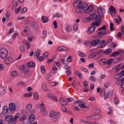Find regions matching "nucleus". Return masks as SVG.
Here are the masks:
<instances>
[{"label":"nucleus","mask_w":124,"mask_h":124,"mask_svg":"<svg viewBox=\"0 0 124 124\" xmlns=\"http://www.w3.org/2000/svg\"><path fill=\"white\" fill-rule=\"evenodd\" d=\"M84 3L81 0H78L73 2V5L75 7H78L83 5V4Z\"/></svg>","instance_id":"7"},{"label":"nucleus","mask_w":124,"mask_h":124,"mask_svg":"<svg viewBox=\"0 0 124 124\" xmlns=\"http://www.w3.org/2000/svg\"><path fill=\"white\" fill-rule=\"evenodd\" d=\"M27 68H25L24 65H22L20 67V69L23 70V71H24L25 69H27Z\"/></svg>","instance_id":"48"},{"label":"nucleus","mask_w":124,"mask_h":124,"mask_svg":"<svg viewBox=\"0 0 124 124\" xmlns=\"http://www.w3.org/2000/svg\"><path fill=\"white\" fill-rule=\"evenodd\" d=\"M109 82H105L104 84V87L106 88H107L109 86Z\"/></svg>","instance_id":"46"},{"label":"nucleus","mask_w":124,"mask_h":124,"mask_svg":"<svg viewBox=\"0 0 124 124\" xmlns=\"http://www.w3.org/2000/svg\"><path fill=\"white\" fill-rule=\"evenodd\" d=\"M88 5L85 3H84L83 5L78 7L75 10V12L77 13H80L84 11L85 9L87 7Z\"/></svg>","instance_id":"3"},{"label":"nucleus","mask_w":124,"mask_h":124,"mask_svg":"<svg viewBox=\"0 0 124 124\" xmlns=\"http://www.w3.org/2000/svg\"><path fill=\"white\" fill-rule=\"evenodd\" d=\"M109 11L111 13L110 14L112 17H114L116 13L115 8L112 5H111L108 9Z\"/></svg>","instance_id":"8"},{"label":"nucleus","mask_w":124,"mask_h":124,"mask_svg":"<svg viewBox=\"0 0 124 124\" xmlns=\"http://www.w3.org/2000/svg\"><path fill=\"white\" fill-rule=\"evenodd\" d=\"M95 28L93 26H91L89 28L87 31L88 34H90L93 33L95 30Z\"/></svg>","instance_id":"18"},{"label":"nucleus","mask_w":124,"mask_h":124,"mask_svg":"<svg viewBox=\"0 0 124 124\" xmlns=\"http://www.w3.org/2000/svg\"><path fill=\"white\" fill-rule=\"evenodd\" d=\"M61 109L62 111L64 112H65L66 111V108L64 106H62L61 107Z\"/></svg>","instance_id":"64"},{"label":"nucleus","mask_w":124,"mask_h":124,"mask_svg":"<svg viewBox=\"0 0 124 124\" xmlns=\"http://www.w3.org/2000/svg\"><path fill=\"white\" fill-rule=\"evenodd\" d=\"M10 15V14L9 12H7L6 14L5 17L7 20L8 19Z\"/></svg>","instance_id":"50"},{"label":"nucleus","mask_w":124,"mask_h":124,"mask_svg":"<svg viewBox=\"0 0 124 124\" xmlns=\"http://www.w3.org/2000/svg\"><path fill=\"white\" fill-rule=\"evenodd\" d=\"M85 102L84 101H81L79 103V105L80 107L82 108H85L86 106L85 105Z\"/></svg>","instance_id":"29"},{"label":"nucleus","mask_w":124,"mask_h":124,"mask_svg":"<svg viewBox=\"0 0 124 124\" xmlns=\"http://www.w3.org/2000/svg\"><path fill=\"white\" fill-rule=\"evenodd\" d=\"M34 97L36 100H38L39 98V96L37 93H36L34 94Z\"/></svg>","instance_id":"38"},{"label":"nucleus","mask_w":124,"mask_h":124,"mask_svg":"<svg viewBox=\"0 0 124 124\" xmlns=\"http://www.w3.org/2000/svg\"><path fill=\"white\" fill-rule=\"evenodd\" d=\"M59 118H58L56 117L54 118L53 119V122L54 123H56L58 121V119H59Z\"/></svg>","instance_id":"53"},{"label":"nucleus","mask_w":124,"mask_h":124,"mask_svg":"<svg viewBox=\"0 0 124 124\" xmlns=\"http://www.w3.org/2000/svg\"><path fill=\"white\" fill-rule=\"evenodd\" d=\"M106 60L102 59L100 60L99 62L100 64L101 65L103 66L106 64Z\"/></svg>","instance_id":"25"},{"label":"nucleus","mask_w":124,"mask_h":124,"mask_svg":"<svg viewBox=\"0 0 124 124\" xmlns=\"http://www.w3.org/2000/svg\"><path fill=\"white\" fill-rule=\"evenodd\" d=\"M113 62V60L112 59H110L106 61V63L108 65H110Z\"/></svg>","instance_id":"35"},{"label":"nucleus","mask_w":124,"mask_h":124,"mask_svg":"<svg viewBox=\"0 0 124 124\" xmlns=\"http://www.w3.org/2000/svg\"><path fill=\"white\" fill-rule=\"evenodd\" d=\"M121 63H120L114 66L112 68L113 71L115 72H117L119 71L120 69H121Z\"/></svg>","instance_id":"11"},{"label":"nucleus","mask_w":124,"mask_h":124,"mask_svg":"<svg viewBox=\"0 0 124 124\" xmlns=\"http://www.w3.org/2000/svg\"><path fill=\"white\" fill-rule=\"evenodd\" d=\"M106 26L104 25L102 27L99 28L98 31H101L98 32L97 34V38H100L102 36L107 34V31H105L106 28Z\"/></svg>","instance_id":"2"},{"label":"nucleus","mask_w":124,"mask_h":124,"mask_svg":"<svg viewBox=\"0 0 124 124\" xmlns=\"http://www.w3.org/2000/svg\"><path fill=\"white\" fill-rule=\"evenodd\" d=\"M18 84V85L21 86L22 85H24L25 83L23 81H20L19 82Z\"/></svg>","instance_id":"60"},{"label":"nucleus","mask_w":124,"mask_h":124,"mask_svg":"<svg viewBox=\"0 0 124 124\" xmlns=\"http://www.w3.org/2000/svg\"><path fill=\"white\" fill-rule=\"evenodd\" d=\"M31 25L32 26L35 28H37L38 27V24L36 22H33L31 23Z\"/></svg>","instance_id":"36"},{"label":"nucleus","mask_w":124,"mask_h":124,"mask_svg":"<svg viewBox=\"0 0 124 124\" xmlns=\"http://www.w3.org/2000/svg\"><path fill=\"white\" fill-rule=\"evenodd\" d=\"M40 111L41 114L44 116H46L47 115V112L45 108L40 109Z\"/></svg>","instance_id":"30"},{"label":"nucleus","mask_w":124,"mask_h":124,"mask_svg":"<svg viewBox=\"0 0 124 124\" xmlns=\"http://www.w3.org/2000/svg\"><path fill=\"white\" fill-rule=\"evenodd\" d=\"M4 70V66L2 64H0V71H2Z\"/></svg>","instance_id":"51"},{"label":"nucleus","mask_w":124,"mask_h":124,"mask_svg":"<svg viewBox=\"0 0 124 124\" xmlns=\"http://www.w3.org/2000/svg\"><path fill=\"white\" fill-rule=\"evenodd\" d=\"M29 28L27 27H25L24 30V33H25V34H27L29 31Z\"/></svg>","instance_id":"43"},{"label":"nucleus","mask_w":124,"mask_h":124,"mask_svg":"<svg viewBox=\"0 0 124 124\" xmlns=\"http://www.w3.org/2000/svg\"><path fill=\"white\" fill-rule=\"evenodd\" d=\"M121 31L122 34H124V27L123 25H122L121 26Z\"/></svg>","instance_id":"59"},{"label":"nucleus","mask_w":124,"mask_h":124,"mask_svg":"<svg viewBox=\"0 0 124 124\" xmlns=\"http://www.w3.org/2000/svg\"><path fill=\"white\" fill-rule=\"evenodd\" d=\"M32 95V93H28L25 94L23 95V96L25 97H29L31 96Z\"/></svg>","instance_id":"40"},{"label":"nucleus","mask_w":124,"mask_h":124,"mask_svg":"<svg viewBox=\"0 0 124 124\" xmlns=\"http://www.w3.org/2000/svg\"><path fill=\"white\" fill-rule=\"evenodd\" d=\"M20 49L21 52H24L25 51L24 46L23 45H21L20 46Z\"/></svg>","instance_id":"37"},{"label":"nucleus","mask_w":124,"mask_h":124,"mask_svg":"<svg viewBox=\"0 0 124 124\" xmlns=\"http://www.w3.org/2000/svg\"><path fill=\"white\" fill-rule=\"evenodd\" d=\"M23 72L24 75L27 77L30 76L31 74V72L27 68L25 69L24 71H23Z\"/></svg>","instance_id":"16"},{"label":"nucleus","mask_w":124,"mask_h":124,"mask_svg":"<svg viewBox=\"0 0 124 124\" xmlns=\"http://www.w3.org/2000/svg\"><path fill=\"white\" fill-rule=\"evenodd\" d=\"M98 54V52H93L91 54H89L88 57V59H92L95 57Z\"/></svg>","instance_id":"19"},{"label":"nucleus","mask_w":124,"mask_h":124,"mask_svg":"<svg viewBox=\"0 0 124 124\" xmlns=\"http://www.w3.org/2000/svg\"><path fill=\"white\" fill-rule=\"evenodd\" d=\"M27 66L29 67H32L35 66V64L33 62H30L27 63Z\"/></svg>","instance_id":"28"},{"label":"nucleus","mask_w":124,"mask_h":124,"mask_svg":"<svg viewBox=\"0 0 124 124\" xmlns=\"http://www.w3.org/2000/svg\"><path fill=\"white\" fill-rule=\"evenodd\" d=\"M8 51L5 48H3L0 50V57L4 59L6 58L8 54Z\"/></svg>","instance_id":"4"},{"label":"nucleus","mask_w":124,"mask_h":124,"mask_svg":"<svg viewBox=\"0 0 124 124\" xmlns=\"http://www.w3.org/2000/svg\"><path fill=\"white\" fill-rule=\"evenodd\" d=\"M13 116L11 115L6 116L5 117V120L6 121L8 122L9 124H15L13 123Z\"/></svg>","instance_id":"6"},{"label":"nucleus","mask_w":124,"mask_h":124,"mask_svg":"<svg viewBox=\"0 0 124 124\" xmlns=\"http://www.w3.org/2000/svg\"><path fill=\"white\" fill-rule=\"evenodd\" d=\"M100 23V21H97L92 23L91 25L95 26L97 27L99 25Z\"/></svg>","instance_id":"27"},{"label":"nucleus","mask_w":124,"mask_h":124,"mask_svg":"<svg viewBox=\"0 0 124 124\" xmlns=\"http://www.w3.org/2000/svg\"><path fill=\"white\" fill-rule=\"evenodd\" d=\"M110 30L111 31L114 30V29L113 23H110Z\"/></svg>","instance_id":"45"},{"label":"nucleus","mask_w":124,"mask_h":124,"mask_svg":"<svg viewBox=\"0 0 124 124\" xmlns=\"http://www.w3.org/2000/svg\"><path fill=\"white\" fill-rule=\"evenodd\" d=\"M106 45L105 41L104 40H102L99 44L98 47L99 48H102L105 46Z\"/></svg>","instance_id":"21"},{"label":"nucleus","mask_w":124,"mask_h":124,"mask_svg":"<svg viewBox=\"0 0 124 124\" xmlns=\"http://www.w3.org/2000/svg\"><path fill=\"white\" fill-rule=\"evenodd\" d=\"M75 73L76 75L78 76L79 78H81L82 77V75L78 71H76L75 72Z\"/></svg>","instance_id":"49"},{"label":"nucleus","mask_w":124,"mask_h":124,"mask_svg":"<svg viewBox=\"0 0 124 124\" xmlns=\"http://www.w3.org/2000/svg\"><path fill=\"white\" fill-rule=\"evenodd\" d=\"M120 54V52H115L112 54L111 56L113 57H116L119 55Z\"/></svg>","instance_id":"31"},{"label":"nucleus","mask_w":124,"mask_h":124,"mask_svg":"<svg viewBox=\"0 0 124 124\" xmlns=\"http://www.w3.org/2000/svg\"><path fill=\"white\" fill-rule=\"evenodd\" d=\"M27 118V116L26 115H23L20 117L19 119V121L20 122H22L26 120Z\"/></svg>","instance_id":"22"},{"label":"nucleus","mask_w":124,"mask_h":124,"mask_svg":"<svg viewBox=\"0 0 124 124\" xmlns=\"http://www.w3.org/2000/svg\"><path fill=\"white\" fill-rule=\"evenodd\" d=\"M26 109L30 113H33L35 112V110L32 109V105L30 103H28L26 105Z\"/></svg>","instance_id":"9"},{"label":"nucleus","mask_w":124,"mask_h":124,"mask_svg":"<svg viewBox=\"0 0 124 124\" xmlns=\"http://www.w3.org/2000/svg\"><path fill=\"white\" fill-rule=\"evenodd\" d=\"M105 11V10L101 8H99L97 9V12L99 16V18L98 19L99 20H101L102 19Z\"/></svg>","instance_id":"5"},{"label":"nucleus","mask_w":124,"mask_h":124,"mask_svg":"<svg viewBox=\"0 0 124 124\" xmlns=\"http://www.w3.org/2000/svg\"><path fill=\"white\" fill-rule=\"evenodd\" d=\"M104 95V98H106L109 95V93L108 92H106L103 94Z\"/></svg>","instance_id":"61"},{"label":"nucleus","mask_w":124,"mask_h":124,"mask_svg":"<svg viewBox=\"0 0 124 124\" xmlns=\"http://www.w3.org/2000/svg\"><path fill=\"white\" fill-rule=\"evenodd\" d=\"M93 5H90L85 10H84V12L85 13H89L93 10Z\"/></svg>","instance_id":"12"},{"label":"nucleus","mask_w":124,"mask_h":124,"mask_svg":"<svg viewBox=\"0 0 124 124\" xmlns=\"http://www.w3.org/2000/svg\"><path fill=\"white\" fill-rule=\"evenodd\" d=\"M41 72L43 74H44L45 72V70L44 67L41 66L40 68Z\"/></svg>","instance_id":"44"},{"label":"nucleus","mask_w":124,"mask_h":124,"mask_svg":"<svg viewBox=\"0 0 124 124\" xmlns=\"http://www.w3.org/2000/svg\"><path fill=\"white\" fill-rule=\"evenodd\" d=\"M100 41L99 39H96L93 40L90 42L91 45L93 46H96Z\"/></svg>","instance_id":"14"},{"label":"nucleus","mask_w":124,"mask_h":124,"mask_svg":"<svg viewBox=\"0 0 124 124\" xmlns=\"http://www.w3.org/2000/svg\"><path fill=\"white\" fill-rule=\"evenodd\" d=\"M35 117V116L34 115H31L29 118V121L30 122L33 121Z\"/></svg>","instance_id":"32"},{"label":"nucleus","mask_w":124,"mask_h":124,"mask_svg":"<svg viewBox=\"0 0 124 124\" xmlns=\"http://www.w3.org/2000/svg\"><path fill=\"white\" fill-rule=\"evenodd\" d=\"M49 116L51 117H57V118H59L60 116V113L58 112H54L52 111L50 113Z\"/></svg>","instance_id":"10"},{"label":"nucleus","mask_w":124,"mask_h":124,"mask_svg":"<svg viewBox=\"0 0 124 124\" xmlns=\"http://www.w3.org/2000/svg\"><path fill=\"white\" fill-rule=\"evenodd\" d=\"M83 84L85 88H86L87 87L88 83L86 81H84L83 83Z\"/></svg>","instance_id":"56"},{"label":"nucleus","mask_w":124,"mask_h":124,"mask_svg":"<svg viewBox=\"0 0 124 124\" xmlns=\"http://www.w3.org/2000/svg\"><path fill=\"white\" fill-rule=\"evenodd\" d=\"M78 54L79 56L81 57H85V54L80 51H78Z\"/></svg>","instance_id":"39"},{"label":"nucleus","mask_w":124,"mask_h":124,"mask_svg":"<svg viewBox=\"0 0 124 124\" xmlns=\"http://www.w3.org/2000/svg\"><path fill=\"white\" fill-rule=\"evenodd\" d=\"M99 116V117H96L95 116H91L87 117V119L89 120H98L100 118V116Z\"/></svg>","instance_id":"20"},{"label":"nucleus","mask_w":124,"mask_h":124,"mask_svg":"<svg viewBox=\"0 0 124 124\" xmlns=\"http://www.w3.org/2000/svg\"><path fill=\"white\" fill-rule=\"evenodd\" d=\"M89 20V17L88 16L84 18L83 19V21L84 22H87Z\"/></svg>","instance_id":"42"},{"label":"nucleus","mask_w":124,"mask_h":124,"mask_svg":"<svg viewBox=\"0 0 124 124\" xmlns=\"http://www.w3.org/2000/svg\"><path fill=\"white\" fill-rule=\"evenodd\" d=\"M74 29L75 31H76L78 28V25L76 24H75L74 26Z\"/></svg>","instance_id":"54"},{"label":"nucleus","mask_w":124,"mask_h":124,"mask_svg":"<svg viewBox=\"0 0 124 124\" xmlns=\"http://www.w3.org/2000/svg\"><path fill=\"white\" fill-rule=\"evenodd\" d=\"M121 76V73H117L114 76V78L116 79H117L120 78Z\"/></svg>","instance_id":"34"},{"label":"nucleus","mask_w":124,"mask_h":124,"mask_svg":"<svg viewBox=\"0 0 124 124\" xmlns=\"http://www.w3.org/2000/svg\"><path fill=\"white\" fill-rule=\"evenodd\" d=\"M13 61V58L11 56L8 57L5 60V62L6 64L9 65L12 63Z\"/></svg>","instance_id":"13"},{"label":"nucleus","mask_w":124,"mask_h":124,"mask_svg":"<svg viewBox=\"0 0 124 124\" xmlns=\"http://www.w3.org/2000/svg\"><path fill=\"white\" fill-rule=\"evenodd\" d=\"M58 85V83L57 82H53L51 83V85L52 86L57 85Z\"/></svg>","instance_id":"58"},{"label":"nucleus","mask_w":124,"mask_h":124,"mask_svg":"<svg viewBox=\"0 0 124 124\" xmlns=\"http://www.w3.org/2000/svg\"><path fill=\"white\" fill-rule=\"evenodd\" d=\"M18 74V73L16 71H14L12 72L11 75L15 77Z\"/></svg>","instance_id":"41"},{"label":"nucleus","mask_w":124,"mask_h":124,"mask_svg":"<svg viewBox=\"0 0 124 124\" xmlns=\"http://www.w3.org/2000/svg\"><path fill=\"white\" fill-rule=\"evenodd\" d=\"M105 93V90L104 88H102L101 89V94H102V95H103Z\"/></svg>","instance_id":"63"},{"label":"nucleus","mask_w":124,"mask_h":124,"mask_svg":"<svg viewBox=\"0 0 124 124\" xmlns=\"http://www.w3.org/2000/svg\"><path fill=\"white\" fill-rule=\"evenodd\" d=\"M40 50H38L34 52V56L35 57H36L37 59H38V58L40 54Z\"/></svg>","instance_id":"24"},{"label":"nucleus","mask_w":124,"mask_h":124,"mask_svg":"<svg viewBox=\"0 0 124 124\" xmlns=\"http://www.w3.org/2000/svg\"><path fill=\"white\" fill-rule=\"evenodd\" d=\"M63 46H61L57 48V50L59 51H63Z\"/></svg>","instance_id":"47"},{"label":"nucleus","mask_w":124,"mask_h":124,"mask_svg":"<svg viewBox=\"0 0 124 124\" xmlns=\"http://www.w3.org/2000/svg\"><path fill=\"white\" fill-rule=\"evenodd\" d=\"M13 7H15V8H16L17 4L15 0H14L13 2Z\"/></svg>","instance_id":"55"},{"label":"nucleus","mask_w":124,"mask_h":124,"mask_svg":"<svg viewBox=\"0 0 124 124\" xmlns=\"http://www.w3.org/2000/svg\"><path fill=\"white\" fill-rule=\"evenodd\" d=\"M20 115V114L18 113L16 114L13 117V121L12 122L13 124H15L17 122L16 120L18 118Z\"/></svg>","instance_id":"15"},{"label":"nucleus","mask_w":124,"mask_h":124,"mask_svg":"<svg viewBox=\"0 0 124 124\" xmlns=\"http://www.w3.org/2000/svg\"><path fill=\"white\" fill-rule=\"evenodd\" d=\"M111 52V49H106L104 53L106 54H108L110 53Z\"/></svg>","instance_id":"33"},{"label":"nucleus","mask_w":124,"mask_h":124,"mask_svg":"<svg viewBox=\"0 0 124 124\" xmlns=\"http://www.w3.org/2000/svg\"><path fill=\"white\" fill-rule=\"evenodd\" d=\"M66 61L69 62H71L72 60L70 56H69L67 58Z\"/></svg>","instance_id":"62"},{"label":"nucleus","mask_w":124,"mask_h":124,"mask_svg":"<svg viewBox=\"0 0 124 124\" xmlns=\"http://www.w3.org/2000/svg\"><path fill=\"white\" fill-rule=\"evenodd\" d=\"M42 88L44 90L46 91L47 90V89L46 87V85L44 83L43 84Z\"/></svg>","instance_id":"52"},{"label":"nucleus","mask_w":124,"mask_h":124,"mask_svg":"<svg viewBox=\"0 0 124 124\" xmlns=\"http://www.w3.org/2000/svg\"><path fill=\"white\" fill-rule=\"evenodd\" d=\"M16 108V105L13 103H11L8 105V108L7 105L4 106L3 108V111L5 113L11 114L13 113Z\"/></svg>","instance_id":"1"},{"label":"nucleus","mask_w":124,"mask_h":124,"mask_svg":"<svg viewBox=\"0 0 124 124\" xmlns=\"http://www.w3.org/2000/svg\"><path fill=\"white\" fill-rule=\"evenodd\" d=\"M41 19L43 22L44 23H45L47 22L48 20V17L46 16H42L41 17Z\"/></svg>","instance_id":"26"},{"label":"nucleus","mask_w":124,"mask_h":124,"mask_svg":"<svg viewBox=\"0 0 124 124\" xmlns=\"http://www.w3.org/2000/svg\"><path fill=\"white\" fill-rule=\"evenodd\" d=\"M59 102L60 104L62 105H65L67 104L66 101H64L63 99L62 98L60 99Z\"/></svg>","instance_id":"23"},{"label":"nucleus","mask_w":124,"mask_h":124,"mask_svg":"<svg viewBox=\"0 0 124 124\" xmlns=\"http://www.w3.org/2000/svg\"><path fill=\"white\" fill-rule=\"evenodd\" d=\"M89 17V20H91L93 19H94L95 20H96L98 19L97 16L94 13L91 14L90 16H88Z\"/></svg>","instance_id":"17"},{"label":"nucleus","mask_w":124,"mask_h":124,"mask_svg":"<svg viewBox=\"0 0 124 124\" xmlns=\"http://www.w3.org/2000/svg\"><path fill=\"white\" fill-rule=\"evenodd\" d=\"M101 112L100 110L99 109H96L95 111V114H99Z\"/></svg>","instance_id":"57"}]
</instances>
